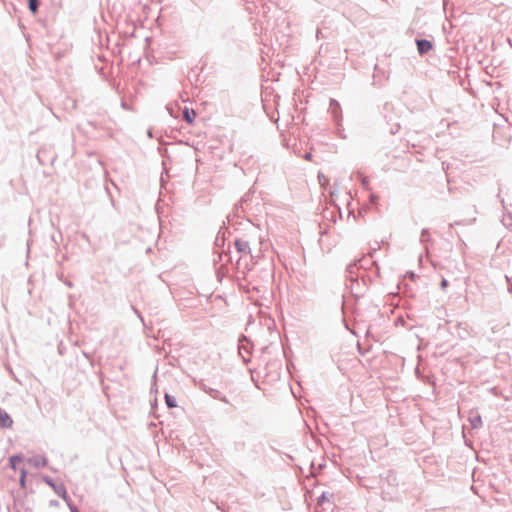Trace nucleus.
<instances>
[{"label": "nucleus", "mask_w": 512, "mask_h": 512, "mask_svg": "<svg viewBox=\"0 0 512 512\" xmlns=\"http://www.w3.org/2000/svg\"><path fill=\"white\" fill-rule=\"evenodd\" d=\"M44 482L49 485L53 490L54 492L59 496L61 497L63 500H65L66 502H68L69 500V496H68V493H67V490H66V487L63 483H55L53 481V479H51L50 477L48 476H45L43 478Z\"/></svg>", "instance_id": "obj_1"}, {"label": "nucleus", "mask_w": 512, "mask_h": 512, "mask_svg": "<svg viewBox=\"0 0 512 512\" xmlns=\"http://www.w3.org/2000/svg\"><path fill=\"white\" fill-rule=\"evenodd\" d=\"M329 112H330L332 118L334 119L335 124L337 126L341 125V121H342L341 107L337 100L330 99Z\"/></svg>", "instance_id": "obj_2"}, {"label": "nucleus", "mask_w": 512, "mask_h": 512, "mask_svg": "<svg viewBox=\"0 0 512 512\" xmlns=\"http://www.w3.org/2000/svg\"><path fill=\"white\" fill-rule=\"evenodd\" d=\"M203 390L206 394H208L213 399L219 400L225 404H230V401L228 400V398L219 390L208 387V386H203Z\"/></svg>", "instance_id": "obj_3"}, {"label": "nucleus", "mask_w": 512, "mask_h": 512, "mask_svg": "<svg viewBox=\"0 0 512 512\" xmlns=\"http://www.w3.org/2000/svg\"><path fill=\"white\" fill-rule=\"evenodd\" d=\"M417 50L420 55H424L433 48V44L430 40L419 39L416 40Z\"/></svg>", "instance_id": "obj_4"}, {"label": "nucleus", "mask_w": 512, "mask_h": 512, "mask_svg": "<svg viewBox=\"0 0 512 512\" xmlns=\"http://www.w3.org/2000/svg\"><path fill=\"white\" fill-rule=\"evenodd\" d=\"M13 425V420L10 415L0 407V427L10 428Z\"/></svg>", "instance_id": "obj_5"}, {"label": "nucleus", "mask_w": 512, "mask_h": 512, "mask_svg": "<svg viewBox=\"0 0 512 512\" xmlns=\"http://www.w3.org/2000/svg\"><path fill=\"white\" fill-rule=\"evenodd\" d=\"M27 461L36 468H43L47 465V459L40 455L32 456Z\"/></svg>", "instance_id": "obj_6"}, {"label": "nucleus", "mask_w": 512, "mask_h": 512, "mask_svg": "<svg viewBox=\"0 0 512 512\" xmlns=\"http://www.w3.org/2000/svg\"><path fill=\"white\" fill-rule=\"evenodd\" d=\"M468 421L473 429H478V428L482 427L481 416L476 412H473V411L470 412Z\"/></svg>", "instance_id": "obj_7"}, {"label": "nucleus", "mask_w": 512, "mask_h": 512, "mask_svg": "<svg viewBox=\"0 0 512 512\" xmlns=\"http://www.w3.org/2000/svg\"><path fill=\"white\" fill-rule=\"evenodd\" d=\"M235 246L238 252L240 253H250V245L249 242L243 239H237L235 241Z\"/></svg>", "instance_id": "obj_8"}, {"label": "nucleus", "mask_w": 512, "mask_h": 512, "mask_svg": "<svg viewBox=\"0 0 512 512\" xmlns=\"http://www.w3.org/2000/svg\"><path fill=\"white\" fill-rule=\"evenodd\" d=\"M183 118L188 124L191 125L193 124L196 118V113L193 109H188L187 107H185L183 110Z\"/></svg>", "instance_id": "obj_9"}, {"label": "nucleus", "mask_w": 512, "mask_h": 512, "mask_svg": "<svg viewBox=\"0 0 512 512\" xmlns=\"http://www.w3.org/2000/svg\"><path fill=\"white\" fill-rule=\"evenodd\" d=\"M290 132V130H286V133H282L281 136H282V142H283V145L286 146L287 148H293L294 149V146L296 145V142H293V143H290V139L287 138V134ZM294 141H296L294 139Z\"/></svg>", "instance_id": "obj_10"}, {"label": "nucleus", "mask_w": 512, "mask_h": 512, "mask_svg": "<svg viewBox=\"0 0 512 512\" xmlns=\"http://www.w3.org/2000/svg\"><path fill=\"white\" fill-rule=\"evenodd\" d=\"M165 402H166V405L169 407V408H174L177 406L176 404V399L174 396L172 395H169V394H165Z\"/></svg>", "instance_id": "obj_11"}, {"label": "nucleus", "mask_w": 512, "mask_h": 512, "mask_svg": "<svg viewBox=\"0 0 512 512\" xmlns=\"http://www.w3.org/2000/svg\"><path fill=\"white\" fill-rule=\"evenodd\" d=\"M29 9L32 13H36L40 4V0H28Z\"/></svg>", "instance_id": "obj_12"}, {"label": "nucleus", "mask_w": 512, "mask_h": 512, "mask_svg": "<svg viewBox=\"0 0 512 512\" xmlns=\"http://www.w3.org/2000/svg\"><path fill=\"white\" fill-rule=\"evenodd\" d=\"M10 465L13 469H16L17 463L22 462V457L20 455H13L9 459Z\"/></svg>", "instance_id": "obj_13"}, {"label": "nucleus", "mask_w": 512, "mask_h": 512, "mask_svg": "<svg viewBox=\"0 0 512 512\" xmlns=\"http://www.w3.org/2000/svg\"><path fill=\"white\" fill-rule=\"evenodd\" d=\"M430 240V233L427 229H423L420 235V241L422 243L428 242Z\"/></svg>", "instance_id": "obj_14"}, {"label": "nucleus", "mask_w": 512, "mask_h": 512, "mask_svg": "<svg viewBox=\"0 0 512 512\" xmlns=\"http://www.w3.org/2000/svg\"><path fill=\"white\" fill-rule=\"evenodd\" d=\"M357 268V264L356 263H353V264H350L348 267H347V272L350 274V278L353 280V277H352V274L354 273V270Z\"/></svg>", "instance_id": "obj_15"}, {"label": "nucleus", "mask_w": 512, "mask_h": 512, "mask_svg": "<svg viewBox=\"0 0 512 512\" xmlns=\"http://www.w3.org/2000/svg\"><path fill=\"white\" fill-rule=\"evenodd\" d=\"M503 132H504V130H501V129L494 130V132H493L494 141L498 142V138L502 135Z\"/></svg>", "instance_id": "obj_16"}, {"label": "nucleus", "mask_w": 512, "mask_h": 512, "mask_svg": "<svg viewBox=\"0 0 512 512\" xmlns=\"http://www.w3.org/2000/svg\"><path fill=\"white\" fill-rule=\"evenodd\" d=\"M26 474H27L26 470L25 469H21L20 484L22 486H24Z\"/></svg>", "instance_id": "obj_17"}, {"label": "nucleus", "mask_w": 512, "mask_h": 512, "mask_svg": "<svg viewBox=\"0 0 512 512\" xmlns=\"http://www.w3.org/2000/svg\"><path fill=\"white\" fill-rule=\"evenodd\" d=\"M328 500L327 496H326V493H322V495L318 498V503L319 504H322L324 503V501Z\"/></svg>", "instance_id": "obj_18"}, {"label": "nucleus", "mask_w": 512, "mask_h": 512, "mask_svg": "<svg viewBox=\"0 0 512 512\" xmlns=\"http://www.w3.org/2000/svg\"><path fill=\"white\" fill-rule=\"evenodd\" d=\"M440 286L442 289H445L448 286V281L445 278H443L440 283Z\"/></svg>", "instance_id": "obj_19"}, {"label": "nucleus", "mask_w": 512, "mask_h": 512, "mask_svg": "<svg viewBox=\"0 0 512 512\" xmlns=\"http://www.w3.org/2000/svg\"><path fill=\"white\" fill-rule=\"evenodd\" d=\"M243 350H244V346H239V354L242 356V358L246 361V356L245 354L243 353Z\"/></svg>", "instance_id": "obj_20"}, {"label": "nucleus", "mask_w": 512, "mask_h": 512, "mask_svg": "<svg viewBox=\"0 0 512 512\" xmlns=\"http://www.w3.org/2000/svg\"><path fill=\"white\" fill-rule=\"evenodd\" d=\"M68 506L71 512H79L75 505L68 503Z\"/></svg>", "instance_id": "obj_21"}, {"label": "nucleus", "mask_w": 512, "mask_h": 512, "mask_svg": "<svg viewBox=\"0 0 512 512\" xmlns=\"http://www.w3.org/2000/svg\"><path fill=\"white\" fill-rule=\"evenodd\" d=\"M155 131H156V130L148 129V130H147V135H148L149 137H153V136H154V132H155Z\"/></svg>", "instance_id": "obj_22"}, {"label": "nucleus", "mask_w": 512, "mask_h": 512, "mask_svg": "<svg viewBox=\"0 0 512 512\" xmlns=\"http://www.w3.org/2000/svg\"><path fill=\"white\" fill-rule=\"evenodd\" d=\"M362 185H363L364 187H367V185H368V179H367L366 177H363V178H362Z\"/></svg>", "instance_id": "obj_23"}, {"label": "nucleus", "mask_w": 512, "mask_h": 512, "mask_svg": "<svg viewBox=\"0 0 512 512\" xmlns=\"http://www.w3.org/2000/svg\"><path fill=\"white\" fill-rule=\"evenodd\" d=\"M303 157H304V159H306V160H310V159H311V157H312V154H311V153H306Z\"/></svg>", "instance_id": "obj_24"}, {"label": "nucleus", "mask_w": 512, "mask_h": 512, "mask_svg": "<svg viewBox=\"0 0 512 512\" xmlns=\"http://www.w3.org/2000/svg\"><path fill=\"white\" fill-rule=\"evenodd\" d=\"M370 198H371V201L374 202L376 199V196L374 194H371Z\"/></svg>", "instance_id": "obj_25"}, {"label": "nucleus", "mask_w": 512, "mask_h": 512, "mask_svg": "<svg viewBox=\"0 0 512 512\" xmlns=\"http://www.w3.org/2000/svg\"><path fill=\"white\" fill-rule=\"evenodd\" d=\"M243 353H246L247 355H249V352L245 347H244Z\"/></svg>", "instance_id": "obj_26"}, {"label": "nucleus", "mask_w": 512, "mask_h": 512, "mask_svg": "<svg viewBox=\"0 0 512 512\" xmlns=\"http://www.w3.org/2000/svg\"><path fill=\"white\" fill-rule=\"evenodd\" d=\"M508 41H509L510 45L512 46V40H511V39H508Z\"/></svg>", "instance_id": "obj_27"}]
</instances>
